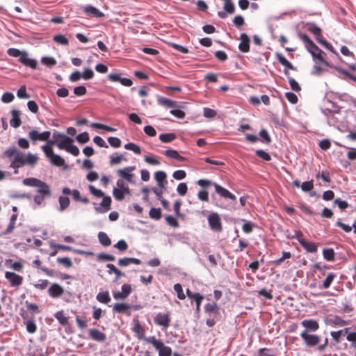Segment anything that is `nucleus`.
<instances>
[{"mask_svg":"<svg viewBox=\"0 0 356 356\" xmlns=\"http://www.w3.org/2000/svg\"><path fill=\"white\" fill-rule=\"evenodd\" d=\"M2 156L9 159V168L13 170L15 175L19 174L20 168L25 165L33 168L39 161V157L36 154L30 152L24 154L15 146L7 148Z\"/></svg>","mask_w":356,"mask_h":356,"instance_id":"nucleus-1","label":"nucleus"},{"mask_svg":"<svg viewBox=\"0 0 356 356\" xmlns=\"http://www.w3.org/2000/svg\"><path fill=\"white\" fill-rule=\"evenodd\" d=\"M298 36L303 42L305 48L312 54L314 60H318L325 65H328V63L323 56V54H325V52L316 45L307 35L299 33Z\"/></svg>","mask_w":356,"mask_h":356,"instance_id":"nucleus-2","label":"nucleus"},{"mask_svg":"<svg viewBox=\"0 0 356 356\" xmlns=\"http://www.w3.org/2000/svg\"><path fill=\"white\" fill-rule=\"evenodd\" d=\"M204 312L207 316L206 324L210 327H213L216 322L220 319V307L217 303L214 302H209L205 305Z\"/></svg>","mask_w":356,"mask_h":356,"instance_id":"nucleus-3","label":"nucleus"},{"mask_svg":"<svg viewBox=\"0 0 356 356\" xmlns=\"http://www.w3.org/2000/svg\"><path fill=\"white\" fill-rule=\"evenodd\" d=\"M145 342L151 343L159 351V356H171L172 349L170 347L166 346L164 343L155 337H151L149 339H145Z\"/></svg>","mask_w":356,"mask_h":356,"instance_id":"nucleus-4","label":"nucleus"},{"mask_svg":"<svg viewBox=\"0 0 356 356\" xmlns=\"http://www.w3.org/2000/svg\"><path fill=\"white\" fill-rule=\"evenodd\" d=\"M53 138L56 140V146L60 149H65L67 145L73 143V140L64 134L55 131L53 134Z\"/></svg>","mask_w":356,"mask_h":356,"instance_id":"nucleus-5","label":"nucleus"},{"mask_svg":"<svg viewBox=\"0 0 356 356\" xmlns=\"http://www.w3.org/2000/svg\"><path fill=\"white\" fill-rule=\"evenodd\" d=\"M50 136L51 132L49 131H45L40 133L36 129H32L29 132V137L33 144L38 141L48 140Z\"/></svg>","mask_w":356,"mask_h":356,"instance_id":"nucleus-6","label":"nucleus"},{"mask_svg":"<svg viewBox=\"0 0 356 356\" xmlns=\"http://www.w3.org/2000/svg\"><path fill=\"white\" fill-rule=\"evenodd\" d=\"M44 153L50 160L52 165L58 167L63 166L65 164V160L59 155L55 154L53 149L44 147Z\"/></svg>","mask_w":356,"mask_h":356,"instance_id":"nucleus-7","label":"nucleus"},{"mask_svg":"<svg viewBox=\"0 0 356 356\" xmlns=\"http://www.w3.org/2000/svg\"><path fill=\"white\" fill-rule=\"evenodd\" d=\"M135 170V166H128L123 169L118 170L116 172L123 180L124 179L129 183L134 184V174H133L132 172Z\"/></svg>","mask_w":356,"mask_h":356,"instance_id":"nucleus-8","label":"nucleus"},{"mask_svg":"<svg viewBox=\"0 0 356 356\" xmlns=\"http://www.w3.org/2000/svg\"><path fill=\"white\" fill-rule=\"evenodd\" d=\"M208 222L212 230L218 232H222V222L220 218L217 213H212L208 216Z\"/></svg>","mask_w":356,"mask_h":356,"instance_id":"nucleus-9","label":"nucleus"},{"mask_svg":"<svg viewBox=\"0 0 356 356\" xmlns=\"http://www.w3.org/2000/svg\"><path fill=\"white\" fill-rule=\"evenodd\" d=\"M300 337L302 339L305 344L309 347L318 345L321 341L319 336L309 334L307 330H304L300 333Z\"/></svg>","mask_w":356,"mask_h":356,"instance_id":"nucleus-10","label":"nucleus"},{"mask_svg":"<svg viewBox=\"0 0 356 356\" xmlns=\"http://www.w3.org/2000/svg\"><path fill=\"white\" fill-rule=\"evenodd\" d=\"M154 322L156 325L167 328L170 326V316L169 312H159L154 317Z\"/></svg>","mask_w":356,"mask_h":356,"instance_id":"nucleus-11","label":"nucleus"},{"mask_svg":"<svg viewBox=\"0 0 356 356\" xmlns=\"http://www.w3.org/2000/svg\"><path fill=\"white\" fill-rule=\"evenodd\" d=\"M304 27L314 35L315 39L318 42L323 38L322 29L316 24L313 22H307L305 23Z\"/></svg>","mask_w":356,"mask_h":356,"instance_id":"nucleus-12","label":"nucleus"},{"mask_svg":"<svg viewBox=\"0 0 356 356\" xmlns=\"http://www.w3.org/2000/svg\"><path fill=\"white\" fill-rule=\"evenodd\" d=\"M64 289L58 283H53L48 289V295L54 298H58L62 296L64 293Z\"/></svg>","mask_w":356,"mask_h":356,"instance_id":"nucleus-13","label":"nucleus"},{"mask_svg":"<svg viewBox=\"0 0 356 356\" xmlns=\"http://www.w3.org/2000/svg\"><path fill=\"white\" fill-rule=\"evenodd\" d=\"M122 291L113 293V297L116 300H124L127 298L131 292V286L129 284H124L122 286Z\"/></svg>","mask_w":356,"mask_h":356,"instance_id":"nucleus-14","label":"nucleus"},{"mask_svg":"<svg viewBox=\"0 0 356 356\" xmlns=\"http://www.w3.org/2000/svg\"><path fill=\"white\" fill-rule=\"evenodd\" d=\"M5 277L10 282L12 286H18L22 284L23 277L13 272H6Z\"/></svg>","mask_w":356,"mask_h":356,"instance_id":"nucleus-15","label":"nucleus"},{"mask_svg":"<svg viewBox=\"0 0 356 356\" xmlns=\"http://www.w3.org/2000/svg\"><path fill=\"white\" fill-rule=\"evenodd\" d=\"M213 186L215 188V191H216V193H218L221 197L226 198V199L236 200V196L234 194H232V193H230L226 188L222 187L221 186H220L217 184H213Z\"/></svg>","mask_w":356,"mask_h":356,"instance_id":"nucleus-16","label":"nucleus"},{"mask_svg":"<svg viewBox=\"0 0 356 356\" xmlns=\"http://www.w3.org/2000/svg\"><path fill=\"white\" fill-rule=\"evenodd\" d=\"M19 61L26 67H29L31 69H36L38 65V62L36 60L29 58V54L26 52H24L22 56H20L19 58Z\"/></svg>","mask_w":356,"mask_h":356,"instance_id":"nucleus-17","label":"nucleus"},{"mask_svg":"<svg viewBox=\"0 0 356 356\" xmlns=\"http://www.w3.org/2000/svg\"><path fill=\"white\" fill-rule=\"evenodd\" d=\"M241 42L238 49L241 52L247 53L250 51V38L246 33H241L240 35Z\"/></svg>","mask_w":356,"mask_h":356,"instance_id":"nucleus-18","label":"nucleus"},{"mask_svg":"<svg viewBox=\"0 0 356 356\" xmlns=\"http://www.w3.org/2000/svg\"><path fill=\"white\" fill-rule=\"evenodd\" d=\"M302 325L306 328L307 331L315 332L319 328L318 323L313 319H305L301 322Z\"/></svg>","mask_w":356,"mask_h":356,"instance_id":"nucleus-19","label":"nucleus"},{"mask_svg":"<svg viewBox=\"0 0 356 356\" xmlns=\"http://www.w3.org/2000/svg\"><path fill=\"white\" fill-rule=\"evenodd\" d=\"M11 115L12 118L10 120V126L14 128L19 127L22 124L19 111L13 109L11 111Z\"/></svg>","mask_w":356,"mask_h":356,"instance_id":"nucleus-20","label":"nucleus"},{"mask_svg":"<svg viewBox=\"0 0 356 356\" xmlns=\"http://www.w3.org/2000/svg\"><path fill=\"white\" fill-rule=\"evenodd\" d=\"M159 105L167 108H174L178 106L177 102L164 97H159L157 100Z\"/></svg>","mask_w":356,"mask_h":356,"instance_id":"nucleus-21","label":"nucleus"},{"mask_svg":"<svg viewBox=\"0 0 356 356\" xmlns=\"http://www.w3.org/2000/svg\"><path fill=\"white\" fill-rule=\"evenodd\" d=\"M37 187V192L38 193H39V195H42L44 197H49L51 195L50 187L47 183L42 181L41 184H40L39 186Z\"/></svg>","mask_w":356,"mask_h":356,"instance_id":"nucleus-22","label":"nucleus"},{"mask_svg":"<svg viewBox=\"0 0 356 356\" xmlns=\"http://www.w3.org/2000/svg\"><path fill=\"white\" fill-rule=\"evenodd\" d=\"M89 335L91 339L97 341H104L106 339V334L97 329H90Z\"/></svg>","mask_w":356,"mask_h":356,"instance_id":"nucleus-23","label":"nucleus"},{"mask_svg":"<svg viewBox=\"0 0 356 356\" xmlns=\"http://www.w3.org/2000/svg\"><path fill=\"white\" fill-rule=\"evenodd\" d=\"M131 264L140 265L141 264V261L139 259L133 257H124L118 260V265L120 266H127Z\"/></svg>","mask_w":356,"mask_h":356,"instance_id":"nucleus-24","label":"nucleus"},{"mask_svg":"<svg viewBox=\"0 0 356 356\" xmlns=\"http://www.w3.org/2000/svg\"><path fill=\"white\" fill-rule=\"evenodd\" d=\"M277 58L279 62L286 68L284 70V74L289 76V72L287 69L294 70L293 65L281 54H277Z\"/></svg>","mask_w":356,"mask_h":356,"instance_id":"nucleus-25","label":"nucleus"},{"mask_svg":"<svg viewBox=\"0 0 356 356\" xmlns=\"http://www.w3.org/2000/svg\"><path fill=\"white\" fill-rule=\"evenodd\" d=\"M163 154L167 157L172 159L177 160L179 161H185L186 159L181 156L177 150L168 149L163 152Z\"/></svg>","mask_w":356,"mask_h":356,"instance_id":"nucleus-26","label":"nucleus"},{"mask_svg":"<svg viewBox=\"0 0 356 356\" xmlns=\"http://www.w3.org/2000/svg\"><path fill=\"white\" fill-rule=\"evenodd\" d=\"M84 11L86 15L89 16H93L95 17H102L104 16V14L99 10L97 8L92 6H87L84 8Z\"/></svg>","mask_w":356,"mask_h":356,"instance_id":"nucleus-27","label":"nucleus"},{"mask_svg":"<svg viewBox=\"0 0 356 356\" xmlns=\"http://www.w3.org/2000/svg\"><path fill=\"white\" fill-rule=\"evenodd\" d=\"M300 245L307 252L314 253L317 252L318 246L315 243L305 240L300 241Z\"/></svg>","mask_w":356,"mask_h":356,"instance_id":"nucleus-28","label":"nucleus"},{"mask_svg":"<svg viewBox=\"0 0 356 356\" xmlns=\"http://www.w3.org/2000/svg\"><path fill=\"white\" fill-rule=\"evenodd\" d=\"M131 306L127 303H116L113 307V312L116 313H127Z\"/></svg>","mask_w":356,"mask_h":356,"instance_id":"nucleus-29","label":"nucleus"},{"mask_svg":"<svg viewBox=\"0 0 356 356\" xmlns=\"http://www.w3.org/2000/svg\"><path fill=\"white\" fill-rule=\"evenodd\" d=\"M186 292L187 296L189 298L193 299L195 302L196 305L197 303H202V301L204 299V296L202 295L199 293H193L189 289H187Z\"/></svg>","mask_w":356,"mask_h":356,"instance_id":"nucleus-30","label":"nucleus"},{"mask_svg":"<svg viewBox=\"0 0 356 356\" xmlns=\"http://www.w3.org/2000/svg\"><path fill=\"white\" fill-rule=\"evenodd\" d=\"M133 331L138 335V339H143L145 341V339H149V337H145L144 336L145 330L141 326L139 322H137L134 327Z\"/></svg>","mask_w":356,"mask_h":356,"instance_id":"nucleus-31","label":"nucleus"},{"mask_svg":"<svg viewBox=\"0 0 356 356\" xmlns=\"http://www.w3.org/2000/svg\"><path fill=\"white\" fill-rule=\"evenodd\" d=\"M97 300L103 304H108L111 302V299L109 296L108 291L99 292L96 297Z\"/></svg>","mask_w":356,"mask_h":356,"instance_id":"nucleus-32","label":"nucleus"},{"mask_svg":"<svg viewBox=\"0 0 356 356\" xmlns=\"http://www.w3.org/2000/svg\"><path fill=\"white\" fill-rule=\"evenodd\" d=\"M98 239L99 243L104 246H109L111 244V241L108 236L103 232H100L98 234Z\"/></svg>","mask_w":356,"mask_h":356,"instance_id":"nucleus-33","label":"nucleus"},{"mask_svg":"<svg viewBox=\"0 0 356 356\" xmlns=\"http://www.w3.org/2000/svg\"><path fill=\"white\" fill-rule=\"evenodd\" d=\"M123 161H126L127 159L122 154H119L118 153L111 156L110 157V164L111 165H118Z\"/></svg>","mask_w":356,"mask_h":356,"instance_id":"nucleus-34","label":"nucleus"},{"mask_svg":"<svg viewBox=\"0 0 356 356\" xmlns=\"http://www.w3.org/2000/svg\"><path fill=\"white\" fill-rule=\"evenodd\" d=\"M335 277H336V275L334 273H329L327 275L325 280L323 282V284L321 286V289H328L331 286V284Z\"/></svg>","mask_w":356,"mask_h":356,"instance_id":"nucleus-35","label":"nucleus"},{"mask_svg":"<svg viewBox=\"0 0 356 356\" xmlns=\"http://www.w3.org/2000/svg\"><path fill=\"white\" fill-rule=\"evenodd\" d=\"M41 180L34 177L26 178L23 180V184L25 186L37 187L41 184Z\"/></svg>","mask_w":356,"mask_h":356,"instance_id":"nucleus-36","label":"nucleus"},{"mask_svg":"<svg viewBox=\"0 0 356 356\" xmlns=\"http://www.w3.org/2000/svg\"><path fill=\"white\" fill-rule=\"evenodd\" d=\"M24 324L26 325V331L30 334H33L37 330V325L33 319L24 321Z\"/></svg>","mask_w":356,"mask_h":356,"instance_id":"nucleus-37","label":"nucleus"},{"mask_svg":"<svg viewBox=\"0 0 356 356\" xmlns=\"http://www.w3.org/2000/svg\"><path fill=\"white\" fill-rule=\"evenodd\" d=\"M54 316L62 325L68 324V318L65 316L63 311L57 312Z\"/></svg>","mask_w":356,"mask_h":356,"instance_id":"nucleus-38","label":"nucleus"},{"mask_svg":"<svg viewBox=\"0 0 356 356\" xmlns=\"http://www.w3.org/2000/svg\"><path fill=\"white\" fill-rule=\"evenodd\" d=\"M323 255L325 259L328 261L334 260V252L332 248H327L323 250Z\"/></svg>","mask_w":356,"mask_h":356,"instance_id":"nucleus-39","label":"nucleus"},{"mask_svg":"<svg viewBox=\"0 0 356 356\" xmlns=\"http://www.w3.org/2000/svg\"><path fill=\"white\" fill-rule=\"evenodd\" d=\"M176 138V135L173 133L162 134L159 136V139L163 143H170Z\"/></svg>","mask_w":356,"mask_h":356,"instance_id":"nucleus-40","label":"nucleus"},{"mask_svg":"<svg viewBox=\"0 0 356 356\" xmlns=\"http://www.w3.org/2000/svg\"><path fill=\"white\" fill-rule=\"evenodd\" d=\"M117 188L122 190L124 192L127 193V195H131V190L129 186H127L124 183V181L122 179H119L117 181Z\"/></svg>","mask_w":356,"mask_h":356,"instance_id":"nucleus-41","label":"nucleus"},{"mask_svg":"<svg viewBox=\"0 0 356 356\" xmlns=\"http://www.w3.org/2000/svg\"><path fill=\"white\" fill-rule=\"evenodd\" d=\"M113 195L116 200L122 201L124 199V195H127V193L121 189L114 188L113 191Z\"/></svg>","mask_w":356,"mask_h":356,"instance_id":"nucleus-42","label":"nucleus"},{"mask_svg":"<svg viewBox=\"0 0 356 356\" xmlns=\"http://www.w3.org/2000/svg\"><path fill=\"white\" fill-rule=\"evenodd\" d=\"M91 127L93 128H96V129H104V130H105L106 131H109V132H114L116 131V129H115L113 127H111L103 124H100V123H97V122L92 123Z\"/></svg>","mask_w":356,"mask_h":356,"instance_id":"nucleus-43","label":"nucleus"},{"mask_svg":"<svg viewBox=\"0 0 356 356\" xmlns=\"http://www.w3.org/2000/svg\"><path fill=\"white\" fill-rule=\"evenodd\" d=\"M242 221L245 222L242 226V229L245 234H250L253 231L254 224L250 221H245L242 219Z\"/></svg>","mask_w":356,"mask_h":356,"instance_id":"nucleus-44","label":"nucleus"},{"mask_svg":"<svg viewBox=\"0 0 356 356\" xmlns=\"http://www.w3.org/2000/svg\"><path fill=\"white\" fill-rule=\"evenodd\" d=\"M124 148L128 150L133 151L136 154H141L140 147L134 143H129L124 145Z\"/></svg>","mask_w":356,"mask_h":356,"instance_id":"nucleus-45","label":"nucleus"},{"mask_svg":"<svg viewBox=\"0 0 356 356\" xmlns=\"http://www.w3.org/2000/svg\"><path fill=\"white\" fill-rule=\"evenodd\" d=\"M149 217L154 220H159L161 218V211L159 208H152L149 213Z\"/></svg>","mask_w":356,"mask_h":356,"instance_id":"nucleus-46","label":"nucleus"},{"mask_svg":"<svg viewBox=\"0 0 356 356\" xmlns=\"http://www.w3.org/2000/svg\"><path fill=\"white\" fill-rule=\"evenodd\" d=\"M60 210L63 211L67 209L70 205V199L67 197H59Z\"/></svg>","mask_w":356,"mask_h":356,"instance_id":"nucleus-47","label":"nucleus"},{"mask_svg":"<svg viewBox=\"0 0 356 356\" xmlns=\"http://www.w3.org/2000/svg\"><path fill=\"white\" fill-rule=\"evenodd\" d=\"M24 52L25 51H21L19 49H16V48H9L7 50V54L10 56L15 57V58L19 57V58H20V56H22V55L24 54Z\"/></svg>","mask_w":356,"mask_h":356,"instance_id":"nucleus-48","label":"nucleus"},{"mask_svg":"<svg viewBox=\"0 0 356 356\" xmlns=\"http://www.w3.org/2000/svg\"><path fill=\"white\" fill-rule=\"evenodd\" d=\"M259 136L261 137V141L263 143H265L266 144H269L271 142V138H270L268 131L266 129H262L260 131Z\"/></svg>","mask_w":356,"mask_h":356,"instance_id":"nucleus-49","label":"nucleus"},{"mask_svg":"<svg viewBox=\"0 0 356 356\" xmlns=\"http://www.w3.org/2000/svg\"><path fill=\"white\" fill-rule=\"evenodd\" d=\"M174 290L177 294V297L180 300H184L186 298V296L183 291L182 286L180 284L177 283L174 285Z\"/></svg>","mask_w":356,"mask_h":356,"instance_id":"nucleus-50","label":"nucleus"},{"mask_svg":"<svg viewBox=\"0 0 356 356\" xmlns=\"http://www.w3.org/2000/svg\"><path fill=\"white\" fill-rule=\"evenodd\" d=\"M41 62L43 65L51 67L56 64V60L53 57L44 56L41 59Z\"/></svg>","mask_w":356,"mask_h":356,"instance_id":"nucleus-51","label":"nucleus"},{"mask_svg":"<svg viewBox=\"0 0 356 356\" xmlns=\"http://www.w3.org/2000/svg\"><path fill=\"white\" fill-rule=\"evenodd\" d=\"M289 78V83L291 88L295 92H300L301 90V87L299 83L292 77Z\"/></svg>","mask_w":356,"mask_h":356,"instance_id":"nucleus-52","label":"nucleus"},{"mask_svg":"<svg viewBox=\"0 0 356 356\" xmlns=\"http://www.w3.org/2000/svg\"><path fill=\"white\" fill-rule=\"evenodd\" d=\"M111 198L108 196L104 197L101 202V206L104 208V211H107L111 209Z\"/></svg>","mask_w":356,"mask_h":356,"instance_id":"nucleus-53","label":"nucleus"},{"mask_svg":"<svg viewBox=\"0 0 356 356\" xmlns=\"http://www.w3.org/2000/svg\"><path fill=\"white\" fill-rule=\"evenodd\" d=\"M167 175L163 171H158L154 174V179L157 183L165 182Z\"/></svg>","mask_w":356,"mask_h":356,"instance_id":"nucleus-54","label":"nucleus"},{"mask_svg":"<svg viewBox=\"0 0 356 356\" xmlns=\"http://www.w3.org/2000/svg\"><path fill=\"white\" fill-rule=\"evenodd\" d=\"M54 40L63 45H67L69 43L67 38L61 34L54 35Z\"/></svg>","mask_w":356,"mask_h":356,"instance_id":"nucleus-55","label":"nucleus"},{"mask_svg":"<svg viewBox=\"0 0 356 356\" xmlns=\"http://www.w3.org/2000/svg\"><path fill=\"white\" fill-rule=\"evenodd\" d=\"M108 142L110 145L114 148H118L121 146V140L117 137H109Z\"/></svg>","mask_w":356,"mask_h":356,"instance_id":"nucleus-56","label":"nucleus"},{"mask_svg":"<svg viewBox=\"0 0 356 356\" xmlns=\"http://www.w3.org/2000/svg\"><path fill=\"white\" fill-rule=\"evenodd\" d=\"M65 150H66L67 152H70V154L75 156L79 154V148L76 145H74L72 143H70V145H67Z\"/></svg>","mask_w":356,"mask_h":356,"instance_id":"nucleus-57","label":"nucleus"},{"mask_svg":"<svg viewBox=\"0 0 356 356\" xmlns=\"http://www.w3.org/2000/svg\"><path fill=\"white\" fill-rule=\"evenodd\" d=\"M256 155L264 161H269L271 159L270 155L262 149H258L255 152Z\"/></svg>","mask_w":356,"mask_h":356,"instance_id":"nucleus-58","label":"nucleus"},{"mask_svg":"<svg viewBox=\"0 0 356 356\" xmlns=\"http://www.w3.org/2000/svg\"><path fill=\"white\" fill-rule=\"evenodd\" d=\"M57 261L67 268L72 266V262L69 257H58L57 258Z\"/></svg>","mask_w":356,"mask_h":356,"instance_id":"nucleus-59","label":"nucleus"},{"mask_svg":"<svg viewBox=\"0 0 356 356\" xmlns=\"http://www.w3.org/2000/svg\"><path fill=\"white\" fill-rule=\"evenodd\" d=\"M314 188V181H305L301 184V189L304 192L311 191Z\"/></svg>","mask_w":356,"mask_h":356,"instance_id":"nucleus-60","label":"nucleus"},{"mask_svg":"<svg viewBox=\"0 0 356 356\" xmlns=\"http://www.w3.org/2000/svg\"><path fill=\"white\" fill-rule=\"evenodd\" d=\"M25 305L27 307V309L33 313L38 314L40 312L39 307L38 305L34 303H31L29 301L25 302Z\"/></svg>","mask_w":356,"mask_h":356,"instance_id":"nucleus-61","label":"nucleus"},{"mask_svg":"<svg viewBox=\"0 0 356 356\" xmlns=\"http://www.w3.org/2000/svg\"><path fill=\"white\" fill-rule=\"evenodd\" d=\"M90 140L88 132H83L76 136V140L80 143H86Z\"/></svg>","mask_w":356,"mask_h":356,"instance_id":"nucleus-62","label":"nucleus"},{"mask_svg":"<svg viewBox=\"0 0 356 356\" xmlns=\"http://www.w3.org/2000/svg\"><path fill=\"white\" fill-rule=\"evenodd\" d=\"M187 191L188 186L186 183L182 182L179 184V185L177 186V191L180 195H185L187 193Z\"/></svg>","mask_w":356,"mask_h":356,"instance_id":"nucleus-63","label":"nucleus"},{"mask_svg":"<svg viewBox=\"0 0 356 356\" xmlns=\"http://www.w3.org/2000/svg\"><path fill=\"white\" fill-rule=\"evenodd\" d=\"M49 285V281L47 280H40L37 284H34L33 286L35 289L40 290H44L47 288Z\"/></svg>","mask_w":356,"mask_h":356,"instance_id":"nucleus-64","label":"nucleus"}]
</instances>
